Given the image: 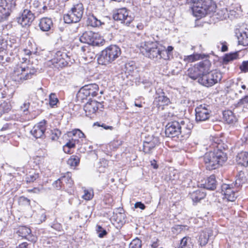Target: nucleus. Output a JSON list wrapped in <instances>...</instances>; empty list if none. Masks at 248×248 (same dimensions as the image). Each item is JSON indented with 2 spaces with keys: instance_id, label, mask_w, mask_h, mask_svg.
I'll use <instances>...</instances> for the list:
<instances>
[{
  "instance_id": "9d476101",
  "label": "nucleus",
  "mask_w": 248,
  "mask_h": 248,
  "mask_svg": "<svg viewBox=\"0 0 248 248\" xmlns=\"http://www.w3.org/2000/svg\"><path fill=\"white\" fill-rule=\"evenodd\" d=\"M130 11L125 8L117 9L113 15L115 20L120 21L121 23L128 26L133 20V17L130 14Z\"/></svg>"
},
{
  "instance_id": "f3484780",
  "label": "nucleus",
  "mask_w": 248,
  "mask_h": 248,
  "mask_svg": "<svg viewBox=\"0 0 248 248\" xmlns=\"http://www.w3.org/2000/svg\"><path fill=\"white\" fill-rule=\"evenodd\" d=\"M235 34L238 45L243 46H248V29H246L245 31L236 29Z\"/></svg>"
},
{
  "instance_id": "774afa93",
  "label": "nucleus",
  "mask_w": 248,
  "mask_h": 248,
  "mask_svg": "<svg viewBox=\"0 0 248 248\" xmlns=\"http://www.w3.org/2000/svg\"><path fill=\"white\" fill-rule=\"evenodd\" d=\"M88 48H89V45H88V44H87V45H84L80 47L81 50L83 52H85L86 51L88 50Z\"/></svg>"
},
{
  "instance_id": "58836bf2",
  "label": "nucleus",
  "mask_w": 248,
  "mask_h": 248,
  "mask_svg": "<svg viewBox=\"0 0 248 248\" xmlns=\"http://www.w3.org/2000/svg\"><path fill=\"white\" fill-rule=\"evenodd\" d=\"M76 146V145L71 140H68V142L63 147V150L64 152L67 154L70 153V149L74 148Z\"/></svg>"
},
{
  "instance_id": "338daca9",
  "label": "nucleus",
  "mask_w": 248,
  "mask_h": 248,
  "mask_svg": "<svg viewBox=\"0 0 248 248\" xmlns=\"http://www.w3.org/2000/svg\"><path fill=\"white\" fill-rule=\"evenodd\" d=\"M28 244L27 242H23L19 244L16 248H28Z\"/></svg>"
},
{
  "instance_id": "7c9ffc66",
  "label": "nucleus",
  "mask_w": 248,
  "mask_h": 248,
  "mask_svg": "<svg viewBox=\"0 0 248 248\" xmlns=\"http://www.w3.org/2000/svg\"><path fill=\"white\" fill-rule=\"evenodd\" d=\"M71 10L76 13L78 17L81 19L84 12L83 5L81 3H78L74 5Z\"/></svg>"
},
{
  "instance_id": "393cba45",
  "label": "nucleus",
  "mask_w": 248,
  "mask_h": 248,
  "mask_svg": "<svg viewBox=\"0 0 248 248\" xmlns=\"http://www.w3.org/2000/svg\"><path fill=\"white\" fill-rule=\"evenodd\" d=\"M203 187L209 190H214L217 186V181L214 175H212L206 180L202 184Z\"/></svg>"
},
{
  "instance_id": "b1692460",
  "label": "nucleus",
  "mask_w": 248,
  "mask_h": 248,
  "mask_svg": "<svg viewBox=\"0 0 248 248\" xmlns=\"http://www.w3.org/2000/svg\"><path fill=\"white\" fill-rule=\"evenodd\" d=\"M80 19L72 10L68 14L63 16V20L65 23L68 24L78 22Z\"/></svg>"
},
{
  "instance_id": "c9c22d12",
  "label": "nucleus",
  "mask_w": 248,
  "mask_h": 248,
  "mask_svg": "<svg viewBox=\"0 0 248 248\" xmlns=\"http://www.w3.org/2000/svg\"><path fill=\"white\" fill-rule=\"evenodd\" d=\"M223 119L227 123H232V111L230 110H225L223 112Z\"/></svg>"
},
{
  "instance_id": "603ef678",
  "label": "nucleus",
  "mask_w": 248,
  "mask_h": 248,
  "mask_svg": "<svg viewBox=\"0 0 248 248\" xmlns=\"http://www.w3.org/2000/svg\"><path fill=\"white\" fill-rule=\"evenodd\" d=\"M40 3L38 1L35 0L32 3H30V5L29 8L28 9H31V11H33V13L35 11V9L38 7Z\"/></svg>"
},
{
  "instance_id": "e433bc0d",
  "label": "nucleus",
  "mask_w": 248,
  "mask_h": 248,
  "mask_svg": "<svg viewBox=\"0 0 248 248\" xmlns=\"http://www.w3.org/2000/svg\"><path fill=\"white\" fill-rule=\"evenodd\" d=\"M79 163V158L76 155H72L67 160V164L71 167H76Z\"/></svg>"
},
{
  "instance_id": "052dcab7",
  "label": "nucleus",
  "mask_w": 248,
  "mask_h": 248,
  "mask_svg": "<svg viewBox=\"0 0 248 248\" xmlns=\"http://www.w3.org/2000/svg\"><path fill=\"white\" fill-rule=\"evenodd\" d=\"M135 207L136 208H139L142 210H144L145 208V205L141 202H137L135 204Z\"/></svg>"
},
{
  "instance_id": "49530a36",
  "label": "nucleus",
  "mask_w": 248,
  "mask_h": 248,
  "mask_svg": "<svg viewBox=\"0 0 248 248\" xmlns=\"http://www.w3.org/2000/svg\"><path fill=\"white\" fill-rule=\"evenodd\" d=\"M93 192L91 191L85 190L82 198L85 200H90L93 198Z\"/></svg>"
},
{
  "instance_id": "a211bd4d",
  "label": "nucleus",
  "mask_w": 248,
  "mask_h": 248,
  "mask_svg": "<svg viewBox=\"0 0 248 248\" xmlns=\"http://www.w3.org/2000/svg\"><path fill=\"white\" fill-rule=\"evenodd\" d=\"M213 235L212 230L209 228H206L202 230L198 236V241L199 245L202 247L205 246L210 238Z\"/></svg>"
},
{
  "instance_id": "de8ad7c7",
  "label": "nucleus",
  "mask_w": 248,
  "mask_h": 248,
  "mask_svg": "<svg viewBox=\"0 0 248 248\" xmlns=\"http://www.w3.org/2000/svg\"><path fill=\"white\" fill-rule=\"evenodd\" d=\"M72 133L74 137L78 136L79 139L85 137L84 134L79 129H75L72 131Z\"/></svg>"
},
{
  "instance_id": "13d9d810",
  "label": "nucleus",
  "mask_w": 248,
  "mask_h": 248,
  "mask_svg": "<svg viewBox=\"0 0 248 248\" xmlns=\"http://www.w3.org/2000/svg\"><path fill=\"white\" fill-rule=\"evenodd\" d=\"M220 44L222 46L221 50L222 52H225L228 50V46L226 42H220Z\"/></svg>"
},
{
  "instance_id": "5701e85b",
  "label": "nucleus",
  "mask_w": 248,
  "mask_h": 248,
  "mask_svg": "<svg viewBox=\"0 0 248 248\" xmlns=\"http://www.w3.org/2000/svg\"><path fill=\"white\" fill-rule=\"evenodd\" d=\"M236 161L238 164L244 166H248V152H241L236 156Z\"/></svg>"
},
{
  "instance_id": "c85d7f7f",
  "label": "nucleus",
  "mask_w": 248,
  "mask_h": 248,
  "mask_svg": "<svg viewBox=\"0 0 248 248\" xmlns=\"http://www.w3.org/2000/svg\"><path fill=\"white\" fill-rule=\"evenodd\" d=\"M125 69L126 72L129 75L133 76L138 72V69L135 62H129L125 64Z\"/></svg>"
},
{
  "instance_id": "5fc2aeb1",
  "label": "nucleus",
  "mask_w": 248,
  "mask_h": 248,
  "mask_svg": "<svg viewBox=\"0 0 248 248\" xmlns=\"http://www.w3.org/2000/svg\"><path fill=\"white\" fill-rule=\"evenodd\" d=\"M223 62L225 63H226L232 60V53H230L229 54H225L223 57Z\"/></svg>"
},
{
  "instance_id": "a878e982",
  "label": "nucleus",
  "mask_w": 248,
  "mask_h": 248,
  "mask_svg": "<svg viewBox=\"0 0 248 248\" xmlns=\"http://www.w3.org/2000/svg\"><path fill=\"white\" fill-rule=\"evenodd\" d=\"M87 24L88 26H91L93 27H97L103 24L104 23L94 15H89L88 17Z\"/></svg>"
},
{
  "instance_id": "f257e3e1",
  "label": "nucleus",
  "mask_w": 248,
  "mask_h": 248,
  "mask_svg": "<svg viewBox=\"0 0 248 248\" xmlns=\"http://www.w3.org/2000/svg\"><path fill=\"white\" fill-rule=\"evenodd\" d=\"M209 147L214 151L205 153L203 159L206 169L211 170L218 168L227 160L226 154L222 150L228 148V146L218 137L211 136Z\"/></svg>"
},
{
  "instance_id": "4c0bfd02",
  "label": "nucleus",
  "mask_w": 248,
  "mask_h": 248,
  "mask_svg": "<svg viewBox=\"0 0 248 248\" xmlns=\"http://www.w3.org/2000/svg\"><path fill=\"white\" fill-rule=\"evenodd\" d=\"M61 178L65 179V181L62 182V186L63 189H65L66 187H72L73 184V181L69 176H64L61 177Z\"/></svg>"
},
{
  "instance_id": "1a4fd4ad",
  "label": "nucleus",
  "mask_w": 248,
  "mask_h": 248,
  "mask_svg": "<svg viewBox=\"0 0 248 248\" xmlns=\"http://www.w3.org/2000/svg\"><path fill=\"white\" fill-rule=\"evenodd\" d=\"M15 6L14 0H0V22L8 18Z\"/></svg>"
},
{
  "instance_id": "680f3d73",
  "label": "nucleus",
  "mask_w": 248,
  "mask_h": 248,
  "mask_svg": "<svg viewBox=\"0 0 248 248\" xmlns=\"http://www.w3.org/2000/svg\"><path fill=\"white\" fill-rule=\"evenodd\" d=\"M173 49V47L172 46H168L167 49H165V52L166 53H168L169 54V55L172 57V51Z\"/></svg>"
},
{
  "instance_id": "bf43d9fd",
  "label": "nucleus",
  "mask_w": 248,
  "mask_h": 248,
  "mask_svg": "<svg viewBox=\"0 0 248 248\" xmlns=\"http://www.w3.org/2000/svg\"><path fill=\"white\" fill-rule=\"evenodd\" d=\"M43 189L42 186L41 187H34L31 189H28V191L30 192H33L35 193H39Z\"/></svg>"
},
{
  "instance_id": "3c124183",
  "label": "nucleus",
  "mask_w": 248,
  "mask_h": 248,
  "mask_svg": "<svg viewBox=\"0 0 248 248\" xmlns=\"http://www.w3.org/2000/svg\"><path fill=\"white\" fill-rule=\"evenodd\" d=\"M153 149L149 146L147 143H143L142 150L145 154H151Z\"/></svg>"
},
{
  "instance_id": "f704fd0d",
  "label": "nucleus",
  "mask_w": 248,
  "mask_h": 248,
  "mask_svg": "<svg viewBox=\"0 0 248 248\" xmlns=\"http://www.w3.org/2000/svg\"><path fill=\"white\" fill-rule=\"evenodd\" d=\"M201 55L198 53H194L188 56H185L184 61L187 63L193 62L200 60Z\"/></svg>"
},
{
  "instance_id": "864d4df0",
  "label": "nucleus",
  "mask_w": 248,
  "mask_h": 248,
  "mask_svg": "<svg viewBox=\"0 0 248 248\" xmlns=\"http://www.w3.org/2000/svg\"><path fill=\"white\" fill-rule=\"evenodd\" d=\"M30 103L27 102H25L22 105L20 106L21 109L26 114H27L28 112V108L30 106Z\"/></svg>"
},
{
  "instance_id": "72a5a7b5",
  "label": "nucleus",
  "mask_w": 248,
  "mask_h": 248,
  "mask_svg": "<svg viewBox=\"0 0 248 248\" xmlns=\"http://www.w3.org/2000/svg\"><path fill=\"white\" fill-rule=\"evenodd\" d=\"M244 173L243 171H240L236 176V180L234 184V186L237 188H239L245 182L244 178Z\"/></svg>"
},
{
  "instance_id": "c03bdc74",
  "label": "nucleus",
  "mask_w": 248,
  "mask_h": 248,
  "mask_svg": "<svg viewBox=\"0 0 248 248\" xmlns=\"http://www.w3.org/2000/svg\"><path fill=\"white\" fill-rule=\"evenodd\" d=\"M65 178H59L57 180L55 181L53 184V186L54 187L56 188L59 189L62 188H63L62 186V182L65 181Z\"/></svg>"
},
{
  "instance_id": "ddd939ff",
  "label": "nucleus",
  "mask_w": 248,
  "mask_h": 248,
  "mask_svg": "<svg viewBox=\"0 0 248 248\" xmlns=\"http://www.w3.org/2000/svg\"><path fill=\"white\" fill-rule=\"evenodd\" d=\"M179 122L172 121L169 122L166 126L165 133L167 137L173 138L179 136L181 134L179 130Z\"/></svg>"
},
{
  "instance_id": "6e6552de",
  "label": "nucleus",
  "mask_w": 248,
  "mask_h": 248,
  "mask_svg": "<svg viewBox=\"0 0 248 248\" xmlns=\"http://www.w3.org/2000/svg\"><path fill=\"white\" fill-rule=\"evenodd\" d=\"M35 72L34 69L31 70L28 66H18L15 69L13 77L15 81L22 82L31 78Z\"/></svg>"
},
{
  "instance_id": "f8f14e48",
  "label": "nucleus",
  "mask_w": 248,
  "mask_h": 248,
  "mask_svg": "<svg viewBox=\"0 0 248 248\" xmlns=\"http://www.w3.org/2000/svg\"><path fill=\"white\" fill-rule=\"evenodd\" d=\"M196 121L201 122L208 120L210 117L211 111L209 106L206 104H202L195 108Z\"/></svg>"
},
{
  "instance_id": "aec40b11",
  "label": "nucleus",
  "mask_w": 248,
  "mask_h": 248,
  "mask_svg": "<svg viewBox=\"0 0 248 248\" xmlns=\"http://www.w3.org/2000/svg\"><path fill=\"white\" fill-rule=\"evenodd\" d=\"M180 127L179 130H180L181 134L182 136H188L190 133L191 128L192 127V124L188 122V120L184 121L181 120L179 122Z\"/></svg>"
},
{
  "instance_id": "0e129e2a",
  "label": "nucleus",
  "mask_w": 248,
  "mask_h": 248,
  "mask_svg": "<svg viewBox=\"0 0 248 248\" xmlns=\"http://www.w3.org/2000/svg\"><path fill=\"white\" fill-rule=\"evenodd\" d=\"M25 238L31 242H35L36 241V238L31 234H29V235L26 237Z\"/></svg>"
},
{
  "instance_id": "f03ea898",
  "label": "nucleus",
  "mask_w": 248,
  "mask_h": 248,
  "mask_svg": "<svg viewBox=\"0 0 248 248\" xmlns=\"http://www.w3.org/2000/svg\"><path fill=\"white\" fill-rule=\"evenodd\" d=\"M188 3H192V11L193 15L198 17L202 18L208 14L215 12L216 3L212 0H186Z\"/></svg>"
},
{
  "instance_id": "4468645a",
  "label": "nucleus",
  "mask_w": 248,
  "mask_h": 248,
  "mask_svg": "<svg viewBox=\"0 0 248 248\" xmlns=\"http://www.w3.org/2000/svg\"><path fill=\"white\" fill-rule=\"evenodd\" d=\"M46 121L45 120L35 125L31 130V134L35 138H43L46 129Z\"/></svg>"
},
{
  "instance_id": "c756f323",
  "label": "nucleus",
  "mask_w": 248,
  "mask_h": 248,
  "mask_svg": "<svg viewBox=\"0 0 248 248\" xmlns=\"http://www.w3.org/2000/svg\"><path fill=\"white\" fill-rule=\"evenodd\" d=\"M178 248H193L191 239L188 236L183 237L180 242Z\"/></svg>"
},
{
  "instance_id": "69168bd1",
  "label": "nucleus",
  "mask_w": 248,
  "mask_h": 248,
  "mask_svg": "<svg viewBox=\"0 0 248 248\" xmlns=\"http://www.w3.org/2000/svg\"><path fill=\"white\" fill-rule=\"evenodd\" d=\"M98 236L100 238H102L107 234V232L105 230L103 229L99 232H98Z\"/></svg>"
},
{
  "instance_id": "bb28decb",
  "label": "nucleus",
  "mask_w": 248,
  "mask_h": 248,
  "mask_svg": "<svg viewBox=\"0 0 248 248\" xmlns=\"http://www.w3.org/2000/svg\"><path fill=\"white\" fill-rule=\"evenodd\" d=\"M206 196L204 192L198 189L190 193V196L192 200L195 202H199L202 199H203Z\"/></svg>"
},
{
  "instance_id": "79ce46f5",
  "label": "nucleus",
  "mask_w": 248,
  "mask_h": 248,
  "mask_svg": "<svg viewBox=\"0 0 248 248\" xmlns=\"http://www.w3.org/2000/svg\"><path fill=\"white\" fill-rule=\"evenodd\" d=\"M141 241L139 239H134L130 244L129 248H141Z\"/></svg>"
},
{
  "instance_id": "423d86ee",
  "label": "nucleus",
  "mask_w": 248,
  "mask_h": 248,
  "mask_svg": "<svg viewBox=\"0 0 248 248\" xmlns=\"http://www.w3.org/2000/svg\"><path fill=\"white\" fill-rule=\"evenodd\" d=\"M209 67L207 71L203 74L199 79V83L207 87L213 86L220 81L222 78L221 73L216 70L210 71Z\"/></svg>"
},
{
  "instance_id": "dca6fc26",
  "label": "nucleus",
  "mask_w": 248,
  "mask_h": 248,
  "mask_svg": "<svg viewBox=\"0 0 248 248\" xmlns=\"http://www.w3.org/2000/svg\"><path fill=\"white\" fill-rule=\"evenodd\" d=\"M70 62V58L65 53H62L58 51L56 54V56L52 60L53 64L55 63V66L63 67L67 66Z\"/></svg>"
},
{
  "instance_id": "6ab92c4d",
  "label": "nucleus",
  "mask_w": 248,
  "mask_h": 248,
  "mask_svg": "<svg viewBox=\"0 0 248 248\" xmlns=\"http://www.w3.org/2000/svg\"><path fill=\"white\" fill-rule=\"evenodd\" d=\"M95 34L91 31H85L79 38V41L83 43L88 45H94L96 44L94 41Z\"/></svg>"
},
{
  "instance_id": "e2e57ef3",
  "label": "nucleus",
  "mask_w": 248,
  "mask_h": 248,
  "mask_svg": "<svg viewBox=\"0 0 248 248\" xmlns=\"http://www.w3.org/2000/svg\"><path fill=\"white\" fill-rule=\"evenodd\" d=\"M244 103H248V95H246L244 98L240 99L236 107L238 106L240 104H243Z\"/></svg>"
},
{
  "instance_id": "0eeeda50",
  "label": "nucleus",
  "mask_w": 248,
  "mask_h": 248,
  "mask_svg": "<svg viewBox=\"0 0 248 248\" xmlns=\"http://www.w3.org/2000/svg\"><path fill=\"white\" fill-rule=\"evenodd\" d=\"M99 87L96 84H90L83 86L78 92L77 94V98L78 100L84 102L91 97H94L98 94Z\"/></svg>"
},
{
  "instance_id": "9b49d317",
  "label": "nucleus",
  "mask_w": 248,
  "mask_h": 248,
  "mask_svg": "<svg viewBox=\"0 0 248 248\" xmlns=\"http://www.w3.org/2000/svg\"><path fill=\"white\" fill-rule=\"evenodd\" d=\"M34 13L28 8L25 9L21 13L16 20L18 24L22 27L29 26L35 19Z\"/></svg>"
},
{
  "instance_id": "20e7f679",
  "label": "nucleus",
  "mask_w": 248,
  "mask_h": 248,
  "mask_svg": "<svg viewBox=\"0 0 248 248\" xmlns=\"http://www.w3.org/2000/svg\"><path fill=\"white\" fill-rule=\"evenodd\" d=\"M211 65V62L209 60H204L189 68L188 70L187 75L190 78L193 80L198 79L199 83V79L202 78L203 74L207 71Z\"/></svg>"
},
{
  "instance_id": "4d7b16f0",
  "label": "nucleus",
  "mask_w": 248,
  "mask_h": 248,
  "mask_svg": "<svg viewBox=\"0 0 248 248\" xmlns=\"http://www.w3.org/2000/svg\"><path fill=\"white\" fill-rule=\"evenodd\" d=\"M6 42L3 39H0V51H2L6 48Z\"/></svg>"
},
{
  "instance_id": "ea45409f",
  "label": "nucleus",
  "mask_w": 248,
  "mask_h": 248,
  "mask_svg": "<svg viewBox=\"0 0 248 248\" xmlns=\"http://www.w3.org/2000/svg\"><path fill=\"white\" fill-rule=\"evenodd\" d=\"M145 143H147L150 147H151L153 149L159 143V138L157 137H154L152 140L150 141H144L143 142Z\"/></svg>"
},
{
  "instance_id": "6e6d98bb",
  "label": "nucleus",
  "mask_w": 248,
  "mask_h": 248,
  "mask_svg": "<svg viewBox=\"0 0 248 248\" xmlns=\"http://www.w3.org/2000/svg\"><path fill=\"white\" fill-rule=\"evenodd\" d=\"M240 68L243 72H248V61L243 62L242 64L240 66Z\"/></svg>"
},
{
  "instance_id": "4be33fe9",
  "label": "nucleus",
  "mask_w": 248,
  "mask_h": 248,
  "mask_svg": "<svg viewBox=\"0 0 248 248\" xmlns=\"http://www.w3.org/2000/svg\"><path fill=\"white\" fill-rule=\"evenodd\" d=\"M53 25L51 19L48 17H43L40 19L39 26L41 31H49Z\"/></svg>"
},
{
  "instance_id": "7ed1b4c3",
  "label": "nucleus",
  "mask_w": 248,
  "mask_h": 248,
  "mask_svg": "<svg viewBox=\"0 0 248 248\" xmlns=\"http://www.w3.org/2000/svg\"><path fill=\"white\" fill-rule=\"evenodd\" d=\"M120 48L116 45H110L103 50L97 58L99 64L108 65L112 63L121 55Z\"/></svg>"
},
{
  "instance_id": "473e14b6",
  "label": "nucleus",
  "mask_w": 248,
  "mask_h": 248,
  "mask_svg": "<svg viewBox=\"0 0 248 248\" xmlns=\"http://www.w3.org/2000/svg\"><path fill=\"white\" fill-rule=\"evenodd\" d=\"M17 233L19 236L25 238L28 236L29 234L31 233V230L29 228L26 226H20L18 228Z\"/></svg>"
},
{
  "instance_id": "8fccbe9b",
  "label": "nucleus",
  "mask_w": 248,
  "mask_h": 248,
  "mask_svg": "<svg viewBox=\"0 0 248 248\" xmlns=\"http://www.w3.org/2000/svg\"><path fill=\"white\" fill-rule=\"evenodd\" d=\"M170 58L171 57L169 54L165 52V49L160 50L159 59H162L165 60H169Z\"/></svg>"
},
{
  "instance_id": "2eb2a0df",
  "label": "nucleus",
  "mask_w": 248,
  "mask_h": 248,
  "mask_svg": "<svg viewBox=\"0 0 248 248\" xmlns=\"http://www.w3.org/2000/svg\"><path fill=\"white\" fill-rule=\"evenodd\" d=\"M104 106L102 103L95 100H91L88 102L84 106V110L85 111L86 115L90 116L94 114L99 108H103Z\"/></svg>"
},
{
  "instance_id": "412c9836",
  "label": "nucleus",
  "mask_w": 248,
  "mask_h": 248,
  "mask_svg": "<svg viewBox=\"0 0 248 248\" xmlns=\"http://www.w3.org/2000/svg\"><path fill=\"white\" fill-rule=\"evenodd\" d=\"M222 192L224 195V199L227 202H232V188L230 185L224 184L221 186Z\"/></svg>"
},
{
  "instance_id": "39448f33",
  "label": "nucleus",
  "mask_w": 248,
  "mask_h": 248,
  "mask_svg": "<svg viewBox=\"0 0 248 248\" xmlns=\"http://www.w3.org/2000/svg\"><path fill=\"white\" fill-rule=\"evenodd\" d=\"M141 53L150 59L157 61L159 59L160 49L158 48L156 43L145 42L141 44L140 47Z\"/></svg>"
},
{
  "instance_id": "2f4dec72",
  "label": "nucleus",
  "mask_w": 248,
  "mask_h": 248,
  "mask_svg": "<svg viewBox=\"0 0 248 248\" xmlns=\"http://www.w3.org/2000/svg\"><path fill=\"white\" fill-rule=\"evenodd\" d=\"M39 177V174L34 170H32L26 174V181L27 183H32Z\"/></svg>"
},
{
  "instance_id": "cd10ccee",
  "label": "nucleus",
  "mask_w": 248,
  "mask_h": 248,
  "mask_svg": "<svg viewBox=\"0 0 248 248\" xmlns=\"http://www.w3.org/2000/svg\"><path fill=\"white\" fill-rule=\"evenodd\" d=\"M154 102L157 103V105L159 106L168 105L170 103V100L165 95L164 93H162L157 97H156Z\"/></svg>"
},
{
  "instance_id": "09e8293b",
  "label": "nucleus",
  "mask_w": 248,
  "mask_h": 248,
  "mask_svg": "<svg viewBox=\"0 0 248 248\" xmlns=\"http://www.w3.org/2000/svg\"><path fill=\"white\" fill-rule=\"evenodd\" d=\"M233 12H234L236 14L233 15L234 16L236 17H238L242 15V11L241 10V6L239 4H236L234 9H233Z\"/></svg>"
},
{
  "instance_id": "a18cd8bd",
  "label": "nucleus",
  "mask_w": 248,
  "mask_h": 248,
  "mask_svg": "<svg viewBox=\"0 0 248 248\" xmlns=\"http://www.w3.org/2000/svg\"><path fill=\"white\" fill-rule=\"evenodd\" d=\"M58 102V99L55 93H51L49 95V104L51 107L56 105Z\"/></svg>"
},
{
  "instance_id": "a19ab883",
  "label": "nucleus",
  "mask_w": 248,
  "mask_h": 248,
  "mask_svg": "<svg viewBox=\"0 0 248 248\" xmlns=\"http://www.w3.org/2000/svg\"><path fill=\"white\" fill-rule=\"evenodd\" d=\"M11 109L10 104L6 102H3L0 104V112L3 113L8 112Z\"/></svg>"
},
{
  "instance_id": "37998d69",
  "label": "nucleus",
  "mask_w": 248,
  "mask_h": 248,
  "mask_svg": "<svg viewBox=\"0 0 248 248\" xmlns=\"http://www.w3.org/2000/svg\"><path fill=\"white\" fill-rule=\"evenodd\" d=\"M61 131L58 129H54L51 130V139L52 140H58L59 137L61 135Z\"/></svg>"
}]
</instances>
